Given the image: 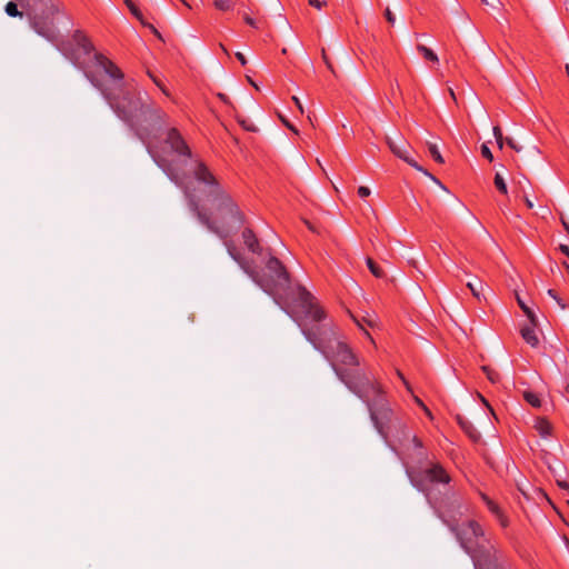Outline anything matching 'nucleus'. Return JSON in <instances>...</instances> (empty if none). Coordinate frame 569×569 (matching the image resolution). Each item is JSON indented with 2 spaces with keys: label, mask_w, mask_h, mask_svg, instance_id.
<instances>
[{
  "label": "nucleus",
  "mask_w": 569,
  "mask_h": 569,
  "mask_svg": "<svg viewBox=\"0 0 569 569\" xmlns=\"http://www.w3.org/2000/svg\"><path fill=\"white\" fill-rule=\"evenodd\" d=\"M41 10L30 17L32 29L50 41L89 82L100 91L119 119L129 126L146 144L158 139L168 114L154 102L143 99L141 92L124 84V73L104 54L97 52L92 41L82 30L70 39L59 40L53 18L60 11L59 0H38Z\"/></svg>",
  "instance_id": "1"
},
{
  "label": "nucleus",
  "mask_w": 569,
  "mask_h": 569,
  "mask_svg": "<svg viewBox=\"0 0 569 569\" xmlns=\"http://www.w3.org/2000/svg\"><path fill=\"white\" fill-rule=\"evenodd\" d=\"M156 161L158 167L163 170L169 179L182 189L190 211L197 217L201 224L223 240L229 256L252 281L266 293L272 296L278 305H280V300L288 299L292 288L290 273L284 264L269 251V258L266 262V272L258 271L230 239L241 227L247 224L246 214L241 211L230 193L224 190L210 199L209 201L213 206V213L209 214L200 206V200L196 196L194 190L190 189L187 184V176L179 170L174 163L164 159Z\"/></svg>",
  "instance_id": "2"
},
{
  "label": "nucleus",
  "mask_w": 569,
  "mask_h": 569,
  "mask_svg": "<svg viewBox=\"0 0 569 569\" xmlns=\"http://www.w3.org/2000/svg\"><path fill=\"white\" fill-rule=\"evenodd\" d=\"M297 301L305 315L315 323L301 326L306 339L323 355L330 362L337 377L350 391H382L379 383H375L360 368L357 355L347 342L338 336L336 327L331 323H321L326 318L325 310L319 307L316 298L302 286H297Z\"/></svg>",
  "instance_id": "3"
},
{
  "label": "nucleus",
  "mask_w": 569,
  "mask_h": 569,
  "mask_svg": "<svg viewBox=\"0 0 569 569\" xmlns=\"http://www.w3.org/2000/svg\"><path fill=\"white\" fill-rule=\"evenodd\" d=\"M480 536H482V530L473 521H468L457 531L461 547L472 556L476 569H500L496 557L476 542Z\"/></svg>",
  "instance_id": "4"
},
{
  "label": "nucleus",
  "mask_w": 569,
  "mask_h": 569,
  "mask_svg": "<svg viewBox=\"0 0 569 569\" xmlns=\"http://www.w3.org/2000/svg\"><path fill=\"white\" fill-rule=\"evenodd\" d=\"M189 162L191 163L192 176L198 184L203 187L202 193L208 200L226 190L219 179L202 160L192 158Z\"/></svg>",
  "instance_id": "5"
},
{
  "label": "nucleus",
  "mask_w": 569,
  "mask_h": 569,
  "mask_svg": "<svg viewBox=\"0 0 569 569\" xmlns=\"http://www.w3.org/2000/svg\"><path fill=\"white\" fill-rule=\"evenodd\" d=\"M164 142L170 147V149L179 157L184 158L179 161H171L169 162L174 163V166L181 170L187 177V172L182 169V164L186 166L188 161L192 159V152L188 143L186 142L184 138L180 133V131L177 128H170L167 131V136L164 139ZM148 151L152 156L153 160L163 159V157L153 154L152 150L148 146ZM166 160V158H164ZM168 161V159H167ZM157 163V161H154Z\"/></svg>",
  "instance_id": "6"
},
{
  "label": "nucleus",
  "mask_w": 569,
  "mask_h": 569,
  "mask_svg": "<svg viewBox=\"0 0 569 569\" xmlns=\"http://www.w3.org/2000/svg\"><path fill=\"white\" fill-rule=\"evenodd\" d=\"M241 238L243 241V244L247 247V249L257 256L264 254V249L260 243L259 238L257 237L256 232L249 227L244 224V228L241 232Z\"/></svg>",
  "instance_id": "7"
},
{
  "label": "nucleus",
  "mask_w": 569,
  "mask_h": 569,
  "mask_svg": "<svg viewBox=\"0 0 569 569\" xmlns=\"http://www.w3.org/2000/svg\"><path fill=\"white\" fill-rule=\"evenodd\" d=\"M387 144L389 147V149L391 150V152L402 159L405 162H407L409 166H411L412 168L417 169L418 171H421L423 172L425 174L431 177L435 181L439 182L433 176H431L426 169H423L421 166L418 164V162L411 158L410 156H408L407 151L403 150L402 148H400L393 140H391L390 138H387Z\"/></svg>",
  "instance_id": "8"
},
{
  "label": "nucleus",
  "mask_w": 569,
  "mask_h": 569,
  "mask_svg": "<svg viewBox=\"0 0 569 569\" xmlns=\"http://www.w3.org/2000/svg\"><path fill=\"white\" fill-rule=\"evenodd\" d=\"M371 419L378 429V431L383 435V427H385V420H388L391 411L388 408H381V409H371Z\"/></svg>",
  "instance_id": "9"
},
{
  "label": "nucleus",
  "mask_w": 569,
  "mask_h": 569,
  "mask_svg": "<svg viewBox=\"0 0 569 569\" xmlns=\"http://www.w3.org/2000/svg\"><path fill=\"white\" fill-rule=\"evenodd\" d=\"M536 328L537 327H533L532 323H529L528 326H523L520 329L522 339L531 347H537L539 345V338L536 333Z\"/></svg>",
  "instance_id": "10"
},
{
  "label": "nucleus",
  "mask_w": 569,
  "mask_h": 569,
  "mask_svg": "<svg viewBox=\"0 0 569 569\" xmlns=\"http://www.w3.org/2000/svg\"><path fill=\"white\" fill-rule=\"evenodd\" d=\"M458 422L460 425V427L462 428V430L468 435V437L477 442L480 440L481 438V435L480 432L476 429V427L468 420L461 418V417H458Z\"/></svg>",
  "instance_id": "11"
},
{
  "label": "nucleus",
  "mask_w": 569,
  "mask_h": 569,
  "mask_svg": "<svg viewBox=\"0 0 569 569\" xmlns=\"http://www.w3.org/2000/svg\"><path fill=\"white\" fill-rule=\"evenodd\" d=\"M427 475L431 481H437V482H448L449 481V476L438 465L429 468L427 470Z\"/></svg>",
  "instance_id": "12"
},
{
  "label": "nucleus",
  "mask_w": 569,
  "mask_h": 569,
  "mask_svg": "<svg viewBox=\"0 0 569 569\" xmlns=\"http://www.w3.org/2000/svg\"><path fill=\"white\" fill-rule=\"evenodd\" d=\"M535 429L539 432L540 437L547 438L552 432L551 423L545 418H538L535 422Z\"/></svg>",
  "instance_id": "13"
},
{
  "label": "nucleus",
  "mask_w": 569,
  "mask_h": 569,
  "mask_svg": "<svg viewBox=\"0 0 569 569\" xmlns=\"http://www.w3.org/2000/svg\"><path fill=\"white\" fill-rule=\"evenodd\" d=\"M517 301L520 307V309L525 312L527 318L529 319V322L532 323L533 327H538V319L536 313L531 308H529L525 301L517 295Z\"/></svg>",
  "instance_id": "14"
},
{
  "label": "nucleus",
  "mask_w": 569,
  "mask_h": 569,
  "mask_svg": "<svg viewBox=\"0 0 569 569\" xmlns=\"http://www.w3.org/2000/svg\"><path fill=\"white\" fill-rule=\"evenodd\" d=\"M366 263L372 276H375L378 279L386 278V272L372 258L367 257Z\"/></svg>",
  "instance_id": "15"
},
{
  "label": "nucleus",
  "mask_w": 569,
  "mask_h": 569,
  "mask_svg": "<svg viewBox=\"0 0 569 569\" xmlns=\"http://www.w3.org/2000/svg\"><path fill=\"white\" fill-rule=\"evenodd\" d=\"M417 50L426 60L435 63L439 61L438 56L430 48L423 44H418Z\"/></svg>",
  "instance_id": "16"
},
{
  "label": "nucleus",
  "mask_w": 569,
  "mask_h": 569,
  "mask_svg": "<svg viewBox=\"0 0 569 569\" xmlns=\"http://www.w3.org/2000/svg\"><path fill=\"white\" fill-rule=\"evenodd\" d=\"M482 371L492 386H497L500 382V375L496 369L490 366H483Z\"/></svg>",
  "instance_id": "17"
},
{
  "label": "nucleus",
  "mask_w": 569,
  "mask_h": 569,
  "mask_svg": "<svg viewBox=\"0 0 569 569\" xmlns=\"http://www.w3.org/2000/svg\"><path fill=\"white\" fill-rule=\"evenodd\" d=\"M427 148L430 157L439 164L445 163L443 157L441 156L436 143L427 142Z\"/></svg>",
  "instance_id": "18"
},
{
  "label": "nucleus",
  "mask_w": 569,
  "mask_h": 569,
  "mask_svg": "<svg viewBox=\"0 0 569 569\" xmlns=\"http://www.w3.org/2000/svg\"><path fill=\"white\" fill-rule=\"evenodd\" d=\"M4 11L9 16V17H12V18H16V17H19V18H22L23 13L18 9V6L16 2L13 1H9L6 7H4Z\"/></svg>",
  "instance_id": "19"
},
{
  "label": "nucleus",
  "mask_w": 569,
  "mask_h": 569,
  "mask_svg": "<svg viewBox=\"0 0 569 569\" xmlns=\"http://www.w3.org/2000/svg\"><path fill=\"white\" fill-rule=\"evenodd\" d=\"M493 183L499 192H501L502 194L508 193L507 183L500 173H496Z\"/></svg>",
  "instance_id": "20"
},
{
  "label": "nucleus",
  "mask_w": 569,
  "mask_h": 569,
  "mask_svg": "<svg viewBox=\"0 0 569 569\" xmlns=\"http://www.w3.org/2000/svg\"><path fill=\"white\" fill-rule=\"evenodd\" d=\"M526 400L528 403H530L532 407L539 408L541 407L545 401L539 397V393H523Z\"/></svg>",
  "instance_id": "21"
},
{
  "label": "nucleus",
  "mask_w": 569,
  "mask_h": 569,
  "mask_svg": "<svg viewBox=\"0 0 569 569\" xmlns=\"http://www.w3.org/2000/svg\"><path fill=\"white\" fill-rule=\"evenodd\" d=\"M149 78L153 81V83L162 91L163 94H166L167 97L170 96L168 89L164 87V84L162 83V81L157 77L154 76L150 70L147 71Z\"/></svg>",
  "instance_id": "22"
},
{
  "label": "nucleus",
  "mask_w": 569,
  "mask_h": 569,
  "mask_svg": "<svg viewBox=\"0 0 569 569\" xmlns=\"http://www.w3.org/2000/svg\"><path fill=\"white\" fill-rule=\"evenodd\" d=\"M467 287L470 289V291L472 292V296L476 297L477 299L480 298V292L482 290V282L479 280L477 282H467Z\"/></svg>",
  "instance_id": "23"
},
{
  "label": "nucleus",
  "mask_w": 569,
  "mask_h": 569,
  "mask_svg": "<svg viewBox=\"0 0 569 569\" xmlns=\"http://www.w3.org/2000/svg\"><path fill=\"white\" fill-rule=\"evenodd\" d=\"M487 505H488L489 509H490L495 515H497V517L499 518V520H500L501 525H502L503 527H506V526H507V520H506V519L503 518V516L501 515L499 507H498L496 503H493L492 501H490V500H488V501H487Z\"/></svg>",
  "instance_id": "24"
},
{
  "label": "nucleus",
  "mask_w": 569,
  "mask_h": 569,
  "mask_svg": "<svg viewBox=\"0 0 569 569\" xmlns=\"http://www.w3.org/2000/svg\"><path fill=\"white\" fill-rule=\"evenodd\" d=\"M213 4L216 9L220 11H229L232 9V3L230 0H214Z\"/></svg>",
  "instance_id": "25"
},
{
  "label": "nucleus",
  "mask_w": 569,
  "mask_h": 569,
  "mask_svg": "<svg viewBox=\"0 0 569 569\" xmlns=\"http://www.w3.org/2000/svg\"><path fill=\"white\" fill-rule=\"evenodd\" d=\"M493 136L497 141V144L501 149L506 139L503 138L502 131L499 126L493 127Z\"/></svg>",
  "instance_id": "26"
},
{
  "label": "nucleus",
  "mask_w": 569,
  "mask_h": 569,
  "mask_svg": "<svg viewBox=\"0 0 569 569\" xmlns=\"http://www.w3.org/2000/svg\"><path fill=\"white\" fill-rule=\"evenodd\" d=\"M481 154H482L483 158H486L490 162L493 161V154H492L491 150L489 149V147L486 143H483L481 146Z\"/></svg>",
  "instance_id": "27"
},
{
  "label": "nucleus",
  "mask_w": 569,
  "mask_h": 569,
  "mask_svg": "<svg viewBox=\"0 0 569 569\" xmlns=\"http://www.w3.org/2000/svg\"><path fill=\"white\" fill-rule=\"evenodd\" d=\"M321 56H322V60H323L325 64L327 66V68H328L332 73H335L333 66H332L331 61L329 60V58H328V56H327V53H326L325 48H322V50H321Z\"/></svg>",
  "instance_id": "28"
},
{
  "label": "nucleus",
  "mask_w": 569,
  "mask_h": 569,
  "mask_svg": "<svg viewBox=\"0 0 569 569\" xmlns=\"http://www.w3.org/2000/svg\"><path fill=\"white\" fill-rule=\"evenodd\" d=\"M126 4L130 9L132 14H134L138 18L141 16L139 9L134 6V3L131 0H126Z\"/></svg>",
  "instance_id": "29"
},
{
  "label": "nucleus",
  "mask_w": 569,
  "mask_h": 569,
  "mask_svg": "<svg viewBox=\"0 0 569 569\" xmlns=\"http://www.w3.org/2000/svg\"><path fill=\"white\" fill-rule=\"evenodd\" d=\"M308 3L316 8V9H322L325 6H327V2L323 0H308Z\"/></svg>",
  "instance_id": "30"
},
{
  "label": "nucleus",
  "mask_w": 569,
  "mask_h": 569,
  "mask_svg": "<svg viewBox=\"0 0 569 569\" xmlns=\"http://www.w3.org/2000/svg\"><path fill=\"white\" fill-rule=\"evenodd\" d=\"M303 223L306 224V227L313 233H317V234H320V230L319 228L313 224L311 221L307 220V219H303Z\"/></svg>",
  "instance_id": "31"
},
{
  "label": "nucleus",
  "mask_w": 569,
  "mask_h": 569,
  "mask_svg": "<svg viewBox=\"0 0 569 569\" xmlns=\"http://www.w3.org/2000/svg\"><path fill=\"white\" fill-rule=\"evenodd\" d=\"M370 189L368 187L361 186L358 188V196L361 198H367L370 196Z\"/></svg>",
  "instance_id": "32"
},
{
  "label": "nucleus",
  "mask_w": 569,
  "mask_h": 569,
  "mask_svg": "<svg viewBox=\"0 0 569 569\" xmlns=\"http://www.w3.org/2000/svg\"><path fill=\"white\" fill-rule=\"evenodd\" d=\"M385 17L387 19V21L390 23V24H393L395 21H396V17L395 14L390 11L389 8L386 9L385 11Z\"/></svg>",
  "instance_id": "33"
},
{
  "label": "nucleus",
  "mask_w": 569,
  "mask_h": 569,
  "mask_svg": "<svg viewBox=\"0 0 569 569\" xmlns=\"http://www.w3.org/2000/svg\"><path fill=\"white\" fill-rule=\"evenodd\" d=\"M239 123H240V126H241L244 130H247V131L254 132V131L257 130V129H256V127H254L253 124H248V123L246 122V120H239Z\"/></svg>",
  "instance_id": "34"
},
{
  "label": "nucleus",
  "mask_w": 569,
  "mask_h": 569,
  "mask_svg": "<svg viewBox=\"0 0 569 569\" xmlns=\"http://www.w3.org/2000/svg\"><path fill=\"white\" fill-rule=\"evenodd\" d=\"M505 141H506V143H507L511 149H513L515 151H517V152H518V151H520V150H521V148H520V147H518V146L515 143L513 139H511V138H506V140H505Z\"/></svg>",
  "instance_id": "35"
},
{
  "label": "nucleus",
  "mask_w": 569,
  "mask_h": 569,
  "mask_svg": "<svg viewBox=\"0 0 569 569\" xmlns=\"http://www.w3.org/2000/svg\"><path fill=\"white\" fill-rule=\"evenodd\" d=\"M397 373H398L399 378L402 380V382H403L405 387L407 388V391H408V392H411V391H412V388H411V386H410L409 381H408V380L402 376V373H401V372H399V371H398Z\"/></svg>",
  "instance_id": "36"
},
{
  "label": "nucleus",
  "mask_w": 569,
  "mask_h": 569,
  "mask_svg": "<svg viewBox=\"0 0 569 569\" xmlns=\"http://www.w3.org/2000/svg\"><path fill=\"white\" fill-rule=\"evenodd\" d=\"M243 20L247 24H249L250 27H253V28H257V23L254 21V19H252L251 17H249L248 14H243Z\"/></svg>",
  "instance_id": "37"
},
{
  "label": "nucleus",
  "mask_w": 569,
  "mask_h": 569,
  "mask_svg": "<svg viewBox=\"0 0 569 569\" xmlns=\"http://www.w3.org/2000/svg\"><path fill=\"white\" fill-rule=\"evenodd\" d=\"M557 302V305L561 308V309H567L568 308V305L567 302L565 301V299H562L560 296L558 297V299L555 300Z\"/></svg>",
  "instance_id": "38"
},
{
  "label": "nucleus",
  "mask_w": 569,
  "mask_h": 569,
  "mask_svg": "<svg viewBox=\"0 0 569 569\" xmlns=\"http://www.w3.org/2000/svg\"><path fill=\"white\" fill-rule=\"evenodd\" d=\"M557 485H558L560 488H562V489H566V490H568V489H569V483H568L566 480H563V479L558 478V479H557Z\"/></svg>",
  "instance_id": "39"
},
{
  "label": "nucleus",
  "mask_w": 569,
  "mask_h": 569,
  "mask_svg": "<svg viewBox=\"0 0 569 569\" xmlns=\"http://www.w3.org/2000/svg\"><path fill=\"white\" fill-rule=\"evenodd\" d=\"M236 58L239 60V62L242 66L247 64V59H246V57L241 52H236Z\"/></svg>",
  "instance_id": "40"
},
{
  "label": "nucleus",
  "mask_w": 569,
  "mask_h": 569,
  "mask_svg": "<svg viewBox=\"0 0 569 569\" xmlns=\"http://www.w3.org/2000/svg\"><path fill=\"white\" fill-rule=\"evenodd\" d=\"M559 250L569 259V247L567 244H560Z\"/></svg>",
  "instance_id": "41"
},
{
  "label": "nucleus",
  "mask_w": 569,
  "mask_h": 569,
  "mask_svg": "<svg viewBox=\"0 0 569 569\" xmlns=\"http://www.w3.org/2000/svg\"><path fill=\"white\" fill-rule=\"evenodd\" d=\"M292 100L296 103V106L298 107V109L300 110V112L303 113V107H302L300 100L295 96L292 97Z\"/></svg>",
  "instance_id": "42"
},
{
  "label": "nucleus",
  "mask_w": 569,
  "mask_h": 569,
  "mask_svg": "<svg viewBox=\"0 0 569 569\" xmlns=\"http://www.w3.org/2000/svg\"><path fill=\"white\" fill-rule=\"evenodd\" d=\"M548 296H550L553 300L558 299L559 295L555 289H549L547 291Z\"/></svg>",
  "instance_id": "43"
},
{
  "label": "nucleus",
  "mask_w": 569,
  "mask_h": 569,
  "mask_svg": "<svg viewBox=\"0 0 569 569\" xmlns=\"http://www.w3.org/2000/svg\"><path fill=\"white\" fill-rule=\"evenodd\" d=\"M525 203H526L528 209H532L533 208L532 201L529 198H527V197L525 198Z\"/></svg>",
  "instance_id": "44"
},
{
  "label": "nucleus",
  "mask_w": 569,
  "mask_h": 569,
  "mask_svg": "<svg viewBox=\"0 0 569 569\" xmlns=\"http://www.w3.org/2000/svg\"><path fill=\"white\" fill-rule=\"evenodd\" d=\"M282 122L291 130L296 131L295 128L288 122L286 121L284 119H282Z\"/></svg>",
  "instance_id": "45"
},
{
  "label": "nucleus",
  "mask_w": 569,
  "mask_h": 569,
  "mask_svg": "<svg viewBox=\"0 0 569 569\" xmlns=\"http://www.w3.org/2000/svg\"><path fill=\"white\" fill-rule=\"evenodd\" d=\"M219 98H220L223 102H227V101H228V99H227L226 94H223V93H219Z\"/></svg>",
  "instance_id": "46"
},
{
  "label": "nucleus",
  "mask_w": 569,
  "mask_h": 569,
  "mask_svg": "<svg viewBox=\"0 0 569 569\" xmlns=\"http://www.w3.org/2000/svg\"><path fill=\"white\" fill-rule=\"evenodd\" d=\"M561 221H562V224H563L566 231L569 233V224L563 219Z\"/></svg>",
  "instance_id": "47"
},
{
  "label": "nucleus",
  "mask_w": 569,
  "mask_h": 569,
  "mask_svg": "<svg viewBox=\"0 0 569 569\" xmlns=\"http://www.w3.org/2000/svg\"><path fill=\"white\" fill-rule=\"evenodd\" d=\"M219 46H220V48L222 49V51H223L227 56H229V52H228V50L226 49V47H224L222 43H220Z\"/></svg>",
  "instance_id": "48"
},
{
  "label": "nucleus",
  "mask_w": 569,
  "mask_h": 569,
  "mask_svg": "<svg viewBox=\"0 0 569 569\" xmlns=\"http://www.w3.org/2000/svg\"><path fill=\"white\" fill-rule=\"evenodd\" d=\"M249 83H251L256 89H258V86L251 80V78L248 77Z\"/></svg>",
  "instance_id": "49"
},
{
  "label": "nucleus",
  "mask_w": 569,
  "mask_h": 569,
  "mask_svg": "<svg viewBox=\"0 0 569 569\" xmlns=\"http://www.w3.org/2000/svg\"><path fill=\"white\" fill-rule=\"evenodd\" d=\"M550 469L552 470V472H553L555 475H557V470H556V469H558V466H555V468L550 467Z\"/></svg>",
  "instance_id": "50"
},
{
  "label": "nucleus",
  "mask_w": 569,
  "mask_h": 569,
  "mask_svg": "<svg viewBox=\"0 0 569 569\" xmlns=\"http://www.w3.org/2000/svg\"><path fill=\"white\" fill-rule=\"evenodd\" d=\"M550 469L552 470V472H553L555 475H557V470H556V469H558V466H555V468L550 467Z\"/></svg>",
  "instance_id": "51"
},
{
  "label": "nucleus",
  "mask_w": 569,
  "mask_h": 569,
  "mask_svg": "<svg viewBox=\"0 0 569 569\" xmlns=\"http://www.w3.org/2000/svg\"><path fill=\"white\" fill-rule=\"evenodd\" d=\"M563 267L569 272V264L567 262H563Z\"/></svg>",
  "instance_id": "52"
},
{
  "label": "nucleus",
  "mask_w": 569,
  "mask_h": 569,
  "mask_svg": "<svg viewBox=\"0 0 569 569\" xmlns=\"http://www.w3.org/2000/svg\"><path fill=\"white\" fill-rule=\"evenodd\" d=\"M566 72H567V76L569 77V64L566 66Z\"/></svg>",
  "instance_id": "53"
},
{
  "label": "nucleus",
  "mask_w": 569,
  "mask_h": 569,
  "mask_svg": "<svg viewBox=\"0 0 569 569\" xmlns=\"http://www.w3.org/2000/svg\"><path fill=\"white\" fill-rule=\"evenodd\" d=\"M481 400H482V402H483V403H486V406H488V407H489V405H488V402L486 401V399H483V398L481 397Z\"/></svg>",
  "instance_id": "54"
},
{
  "label": "nucleus",
  "mask_w": 569,
  "mask_h": 569,
  "mask_svg": "<svg viewBox=\"0 0 569 569\" xmlns=\"http://www.w3.org/2000/svg\"><path fill=\"white\" fill-rule=\"evenodd\" d=\"M566 392H569V385L565 388Z\"/></svg>",
  "instance_id": "55"
},
{
  "label": "nucleus",
  "mask_w": 569,
  "mask_h": 569,
  "mask_svg": "<svg viewBox=\"0 0 569 569\" xmlns=\"http://www.w3.org/2000/svg\"><path fill=\"white\" fill-rule=\"evenodd\" d=\"M567 505L569 506V500L567 501Z\"/></svg>",
  "instance_id": "56"
}]
</instances>
